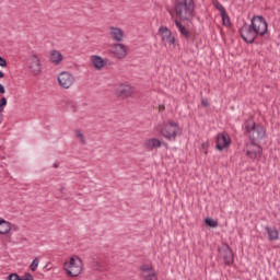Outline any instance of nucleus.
<instances>
[{
  "mask_svg": "<svg viewBox=\"0 0 280 280\" xmlns=\"http://www.w3.org/2000/svg\"><path fill=\"white\" fill-rule=\"evenodd\" d=\"M194 10H196L194 0H175V14L182 21H189L194 16Z\"/></svg>",
  "mask_w": 280,
  "mask_h": 280,
  "instance_id": "7ed1b4c3",
  "label": "nucleus"
},
{
  "mask_svg": "<svg viewBox=\"0 0 280 280\" xmlns=\"http://www.w3.org/2000/svg\"><path fill=\"white\" fill-rule=\"evenodd\" d=\"M21 280H34V276L30 272H25L22 277H20Z\"/></svg>",
  "mask_w": 280,
  "mask_h": 280,
  "instance_id": "cd10ccee",
  "label": "nucleus"
},
{
  "mask_svg": "<svg viewBox=\"0 0 280 280\" xmlns=\"http://www.w3.org/2000/svg\"><path fill=\"white\" fill-rule=\"evenodd\" d=\"M63 270L69 277H80L82 275V260L80 258H70L69 262L63 264Z\"/></svg>",
  "mask_w": 280,
  "mask_h": 280,
  "instance_id": "39448f33",
  "label": "nucleus"
},
{
  "mask_svg": "<svg viewBox=\"0 0 280 280\" xmlns=\"http://www.w3.org/2000/svg\"><path fill=\"white\" fill-rule=\"evenodd\" d=\"M1 78H5V74L3 73V71L0 70V80Z\"/></svg>",
  "mask_w": 280,
  "mask_h": 280,
  "instance_id": "473e14b6",
  "label": "nucleus"
},
{
  "mask_svg": "<svg viewBox=\"0 0 280 280\" xmlns=\"http://www.w3.org/2000/svg\"><path fill=\"white\" fill-rule=\"evenodd\" d=\"M35 67H36V69L33 70V73H35V74L40 73V60L39 59H36Z\"/></svg>",
  "mask_w": 280,
  "mask_h": 280,
  "instance_id": "bb28decb",
  "label": "nucleus"
},
{
  "mask_svg": "<svg viewBox=\"0 0 280 280\" xmlns=\"http://www.w3.org/2000/svg\"><path fill=\"white\" fill-rule=\"evenodd\" d=\"M9 280H21V277L18 273H10L8 276Z\"/></svg>",
  "mask_w": 280,
  "mask_h": 280,
  "instance_id": "c85d7f7f",
  "label": "nucleus"
},
{
  "mask_svg": "<svg viewBox=\"0 0 280 280\" xmlns=\"http://www.w3.org/2000/svg\"><path fill=\"white\" fill-rule=\"evenodd\" d=\"M213 5L214 8H217V10H219L221 14H223V12H226V9H224V5H222V3H220L218 0L213 1Z\"/></svg>",
  "mask_w": 280,
  "mask_h": 280,
  "instance_id": "5701e85b",
  "label": "nucleus"
},
{
  "mask_svg": "<svg viewBox=\"0 0 280 280\" xmlns=\"http://www.w3.org/2000/svg\"><path fill=\"white\" fill-rule=\"evenodd\" d=\"M201 104L202 106H205V108H209L210 106L209 101H207V98L201 100Z\"/></svg>",
  "mask_w": 280,
  "mask_h": 280,
  "instance_id": "7c9ffc66",
  "label": "nucleus"
},
{
  "mask_svg": "<svg viewBox=\"0 0 280 280\" xmlns=\"http://www.w3.org/2000/svg\"><path fill=\"white\" fill-rule=\"evenodd\" d=\"M140 278L143 280H159V275L152 265L142 264L140 266Z\"/></svg>",
  "mask_w": 280,
  "mask_h": 280,
  "instance_id": "0eeeda50",
  "label": "nucleus"
},
{
  "mask_svg": "<svg viewBox=\"0 0 280 280\" xmlns=\"http://www.w3.org/2000/svg\"><path fill=\"white\" fill-rule=\"evenodd\" d=\"M220 257L223 258L225 266H233V261L235 259V254L229 244H223L218 248Z\"/></svg>",
  "mask_w": 280,
  "mask_h": 280,
  "instance_id": "423d86ee",
  "label": "nucleus"
},
{
  "mask_svg": "<svg viewBox=\"0 0 280 280\" xmlns=\"http://www.w3.org/2000/svg\"><path fill=\"white\" fill-rule=\"evenodd\" d=\"M117 96L120 97V100H126V97H130L132 95V86L130 85H120L116 90Z\"/></svg>",
  "mask_w": 280,
  "mask_h": 280,
  "instance_id": "ddd939ff",
  "label": "nucleus"
},
{
  "mask_svg": "<svg viewBox=\"0 0 280 280\" xmlns=\"http://www.w3.org/2000/svg\"><path fill=\"white\" fill-rule=\"evenodd\" d=\"M206 226H209L210 229H218V220L206 218L205 219Z\"/></svg>",
  "mask_w": 280,
  "mask_h": 280,
  "instance_id": "4be33fe9",
  "label": "nucleus"
},
{
  "mask_svg": "<svg viewBox=\"0 0 280 280\" xmlns=\"http://www.w3.org/2000/svg\"><path fill=\"white\" fill-rule=\"evenodd\" d=\"M52 167H55V168H56V167H58V164H57V163H55V164L52 165Z\"/></svg>",
  "mask_w": 280,
  "mask_h": 280,
  "instance_id": "f704fd0d",
  "label": "nucleus"
},
{
  "mask_svg": "<svg viewBox=\"0 0 280 280\" xmlns=\"http://www.w3.org/2000/svg\"><path fill=\"white\" fill-rule=\"evenodd\" d=\"M58 82L62 89H70L73 82H75V78L70 72L65 71L58 75Z\"/></svg>",
  "mask_w": 280,
  "mask_h": 280,
  "instance_id": "1a4fd4ad",
  "label": "nucleus"
},
{
  "mask_svg": "<svg viewBox=\"0 0 280 280\" xmlns=\"http://www.w3.org/2000/svg\"><path fill=\"white\" fill-rule=\"evenodd\" d=\"M161 110H165V105L160 106Z\"/></svg>",
  "mask_w": 280,
  "mask_h": 280,
  "instance_id": "72a5a7b5",
  "label": "nucleus"
},
{
  "mask_svg": "<svg viewBox=\"0 0 280 280\" xmlns=\"http://www.w3.org/2000/svg\"><path fill=\"white\" fill-rule=\"evenodd\" d=\"M40 262V260H38V258H35L32 264L30 265V268L32 270V272H36V270H38V264Z\"/></svg>",
  "mask_w": 280,
  "mask_h": 280,
  "instance_id": "b1692460",
  "label": "nucleus"
},
{
  "mask_svg": "<svg viewBox=\"0 0 280 280\" xmlns=\"http://www.w3.org/2000/svg\"><path fill=\"white\" fill-rule=\"evenodd\" d=\"M221 19H222V24L225 27H231V18H229V13H226V11L221 13Z\"/></svg>",
  "mask_w": 280,
  "mask_h": 280,
  "instance_id": "412c9836",
  "label": "nucleus"
},
{
  "mask_svg": "<svg viewBox=\"0 0 280 280\" xmlns=\"http://www.w3.org/2000/svg\"><path fill=\"white\" fill-rule=\"evenodd\" d=\"M50 60L54 65H60L62 62V54L58 50H52L50 54Z\"/></svg>",
  "mask_w": 280,
  "mask_h": 280,
  "instance_id": "6ab92c4d",
  "label": "nucleus"
},
{
  "mask_svg": "<svg viewBox=\"0 0 280 280\" xmlns=\"http://www.w3.org/2000/svg\"><path fill=\"white\" fill-rule=\"evenodd\" d=\"M244 130L252 145H257L262 139H266V127L261 124H256L253 119L245 120Z\"/></svg>",
  "mask_w": 280,
  "mask_h": 280,
  "instance_id": "f03ea898",
  "label": "nucleus"
},
{
  "mask_svg": "<svg viewBox=\"0 0 280 280\" xmlns=\"http://www.w3.org/2000/svg\"><path fill=\"white\" fill-rule=\"evenodd\" d=\"M265 231H267L268 240L270 242L279 240V230H277V228L265 226Z\"/></svg>",
  "mask_w": 280,
  "mask_h": 280,
  "instance_id": "dca6fc26",
  "label": "nucleus"
},
{
  "mask_svg": "<svg viewBox=\"0 0 280 280\" xmlns=\"http://www.w3.org/2000/svg\"><path fill=\"white\" fill-rule=\"evenodd\" d=\"M110 54L115 56V58H126L128 56V50H126V45L124 44H114L113 48L110 49Z\"/></svg>",
  "mask_w": 280,
  "mask_h": 280,
  "instance_id": "9b49d317",
  "label": "nucleus"
},
{
  "mask_svg": "<svg viewBox=\"0 0 280 280\" xmlns=\"http://www.w3.org/2000/svg\"><path fill=\"white\" fill-rule=\"evenodd\" d=\"M262 152L264 149L261 145H253V142H250V145L247 147L246 154L254 161L257 156H261Z\"/></svg>",
  "mask_w": 280,
  "mask_h": 280,
  "instance_id": "f8f14e48",
  "label": "nucleus"
},
{
  "mask_svg": "<svg viewBox=\"0 0 280 280\" xmlns=\"http://www.w3.org/2000/svg\"><path fill=\"white\" fill-rule=\"evenodd\" d=\"M77 137L81 140V143H83V145H86V139L84 138V135L82 133V131L77 130Z\"/></svg>",
  "mask_w": 280,
  "mask_h": 280,
  "instance_id": "a878e982",
  "label": "nucleus"
},
{
  "mask_svg": "<svg viewBox=\"0 0 280 280\" xmlns=\"http://www.w3.org/2000/svg\"><path fill=\"white\" fill-rule=\"evenodd\" d=\"M231 145V137H229V133L222 132L217 136L215 139V148L219 150V152H222L224 148H229Z\"/></svg>",
  "mask_w": 280,
  "mask_h": 280,
  "instance_id": "6e6552de",
  "label": "nucleus"
},
{
  "mask_svg": "<svg viewBox=\"0 0 280 280\" xmlns=\"http://www.w3.org/2000/svg\"><path fill=\"white\" fill-rule=\"evenodd\" d=\"M268 34V21L264 15H254L250 19V24L244 23V25L240 28L241 38L247 45H253L257 37L264 38L265 35Z\"/></svg>",
  "mask_w": 280,
  "mask_h": 280,
  "instance_id": "f257e3e1",
  "label": "nucleus"
},
{
  "mask_svg": "<svg viewBox=\"0 0 280 280\" xmlns=\"http://www.w3.org/2000/svg\"><path fill=\"white\" fill-rule=\"evenodd\" d=\"M0 93L1 95H3L5 93V86H3V84L0 83Z\"/></svg>",
  "mask_w": 280,
  "mask_h": 280,
  "instance_id": "2f4dec72",
  "label": "nucleus"
},
{
  "mask_svg": "<svg viewBox=\"0 0 280 280\" xmlns=\"http://www.w3.org/2000/svg\"><path fill=\"white\" fill-rule=\"evenodd\" d=\"M161 135L167 141H176V138L180 135V126L176 121L165 122L161 129Z\"/></svg>",
  "mask_w": 280,
  "mask_h": 280,
  "instance_id": "20e7f679",
  "label": "nucleus"
},
{
  "mask_svg": "<svg viewBox=\"0 0 280 280\" xmlns=\"http://www.w3.org/2000/svg\"><path fill=\"white\" fill-rule=\"evenodd\" d=\"M92 62L97 70L104 67V58H102L101 56H97V55L93 56Z\"/></svg>",
  "mask_w": 280,
  "mask_h": 280,
  "instance_id": "aec40b11",
  "label": "nucleus"
},
{
  "mask_svg": "<svg viewBox=\"0 0 280 280\" xmlns=\"http://www.w3.org/2000/svg\"><path fill=\"white\" fill-rule=\"evenodd\" d=\"M159 34L163 40V43H168V45H175L176 37L172 36V31L167 28V26H161L159 28Z\"/></svg>",
  "mask_w": 280,
  "mask_h": 280,
  "instance_id": "9d476101",
  "label": "nucleus"
},
{
  "mask_svg": "<svg viewBox=\"0 0 280 280\" xmlns=\"http://www.w3.org/2000/svg\"><path fill=\"white\" fill-rule=\"evenodd\" d=\"M110 35L114 38V40H117L118 43H121L124 38V31L121 28L112 27L110 28Z\"/></svg>",
  "mask_w": 280,
  "mask_h": 280,
  "instance_id": "f3484780",
  "label": "nucleus"
},
{
  "mask_svg": "<svg viewBox=\"0 0 280 280\" xmlns=\"http://www.w3.org/2000/svg\"><path fill=\"white\" fill-rule=\"evenodd\" d=\"M145 148H148V150H154V148H161V140L156 138H151L145 141Z\"/></svg>",
  "mask_w": 280,
  "mask_h": 280,
  "instance_id": "a211bd4d",
  "label": "nucleus"
},
{
  "mask_svg": "<svg viewBox=\"0 0 280 280\" xmlns=\"http://www.w3.org/2000/svg\"><path fill=\"white\" fill-rule=\"evenodd\" d=\"M12 231V223L0 217V235H9Z\"/></svg>",
  "mask_w": 280,
  "mask_h": 280,
  "instance_id": "4468645a",
  "label": "nucleus"
},
{
  "mask_svg": "<svg viewBox=\"0 0 280 280\" xmlns=\"http://www.w3.org/2000/svg\"><path fill=\"white\" fill-rule=\"evenodd\" d=\"M5 106H8V98H5V96H2L0 98V115L1 112L5 108Z\"/></svg>",
  "mask_w": 280,
  "mask_h": 280,
  "instance_id": "393cba45",
  "label": "nucleus"
},
{
  "mask_svg": "<svg viewBox=\"0 0 280 280\" xmlns=\"http://www.w3.org/2000/svg\"><path fill=\"white\" fill-rule=\"evenodd\" d=\"M175 25L184 38L189 39L191 37V33L187 27H185V25H183V23H180V21L175 20Z\"/></svg>",
  "mask_w": 280,
  "mask_h": 280,
  "instance_id": "2eb2a0df",
  "label": "nucleus"
},
{
  "mask_svg": "<svg viewBox=\"0 0 280 280\" xmlns=\"http://www.w3.org/2000/svg\"><path fill=\"white\" fill-rule=\"evenodd\" d=\"M0 67H8V60L0 56Z\"/></svg>",
  "mask_w": 280,
  "mask_h": 280,
  "instance_id": "c756f323",
  "label": "nucleus"
}]
</instances>
